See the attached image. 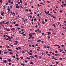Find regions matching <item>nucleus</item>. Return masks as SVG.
I'll use <instances>...</instances> for the list:
<instances>
[{"mask_svg": "<svg viewBox=\"0 0 66 66\" xmlns=\"http://www.w3.org/2000/svg\"><path fill=\"white\" fill-rule=\"evenodd\" d=\"M16 8H18V9H19V7H20V6H18V4H16Z\"/></svg>", "mask_w": 66, "mask_h": 66, "instance_id": "f257e3e1", "label": "nucleus"}, {"mask_svg": "<svg viewBox=\"0 0 66 66\" xmlns=\"http://www.w3.org/2000/svg\"><path fill=\"white\" fill-rule=\"evenodd\" d=\"M5 30H6L7 31H11V30L10 29H7L6 28H5Z\"/></svg>", "mask_w": 66, "mask_h": 66, "instance_id": "f03ea898", "label": "nucleus"}, {"mask_svg": "<svg viewBox=\"0 0 66 66\" xmlns=\"http://www.w3.org/2000/svg\"><path fill=\"white\" fill-rule=\"evenodd\" d=\"M5 13H4V12H3L1 14V15L2 16H4V15L3 14H5Z\"/></svg>", "mask_w": 66, "mask_h": 66, "instance_id": "7ed1b4c3", "label": "nucleus"}, {"mask_svg": "<svg viewBox=\"0 0 66 66\" xmlns=\"http://www.w3.org/2000/svg\"><path fill=\"white\" fill-rule=\"evenodd\" d=\"M15 30V28H12L11 29V30H12V31Z\"/></svg>", "mask_w": 66, "mask_h": 66, "instance_id": "20e7f679", "label": "nucleus"}, {"mask_svg": "<svg viewBox=\"0 0 66 66\" xmlns=\"http://www.w3.org/2000/svg\"><path fill=\"white\" fill-rule=\"evenodd\" d=\"M7 61L9 62H11V59H7Z\"/></svg>", "mask_w": 66, "mask_h": 66, "instance_id": "39448f33", "label": "nucleus"}, {"mask_svg": "<svg viewBox=\"0 0 66 66\" xmlns=\"http://www.w3.org/2000/svg\"><path fill=\"white\" fill-rule=\"evenodd\" d=\"M47 33H48V35H50V34H51V32H47Z\"/></svg>", "mask_w": 66, "mask_h": 66, "instance_id": "423d86ee", "label": "nucleus"}, {"mask_svg": "<svg viewBox=\"0 0 66 66\" xmlns=\"http://www.w3.org/2000/svg\"><path fill=\"white\" fill-rule=\"evenodd\" d=\"M54 56H52L51 58L52 59H54L55 58H54Z\"/></svg>", "mask_w": 66, "mask_h": 66, "instance_id": "0eeeda50", "label": "nucleus"}, {"mask_svg": "<svg viewBox=\"0 0 66 66\" xmlns=\"http://www.w3.org/2000/svg\"><path fill=\"white\" fill-rule=\"evenodd\" d=\"M30 64H31V65H33V64H34V63H33V62H30Z\"/></svg>", "mask_w": 66, "mask_h": 66, "instance_id": "6e6552de", "label": "nucleus"}, {"mask_svg": "<svg viewBox=\"0 0 66 66\" xmlns=\"http://www.w3.org/2000/svg\"><path fill=\"white\" fill-rule=\"evenodd\" d=\"M42 24H45V22H44V21H43L42 22Z\"/></svg>", "mask_w": 66, "mask_h": 66, "instance_id": "1a4fd4ad", "label": "nucleus"}, {"mask_svg": "<svg viewBox=\"0 0 66 66\" xmlns=\"http://www.w3.org/2000/svg\"><path fill=\"white\" fill-rule=\"evenodd\" d=\"M8 53V52H5L4 53V54H5L6 53Z\"/></svg>", "mask_w": 66, "mask_h": 66, "instance_id": "9d476101", "label": "nucleus"}, {"mask_svg": "<svg viewBox=\"0 0 66 66\" xmlns=\"http://www.w3.org/2000/svg\"><path fill=\"white\" fill-rule=\"evenodd\" d=\"M8 50V51H12L11 49H9Z\"/></svg>", "mask_w": 66, "mask_h": 66, "instance_id": "9b49d317", "label": "nucleus"}, {"mask_svg": "<svg viewBox=\"0 0 66 66\" xmlns=\"http://www.w3.org/2000/svg\"><path fill=\"white\" fill-rule=\"evenodd\" d=\"M18 26V23H17V24H15V27H16L17 26Z\"/></svg>", "mask_w": 66, "mask_h": 66, "instance_id": "f8f14e48", "label": "nucleus"}, {"mask_svg": "<svg viewBox=\"0 0 66 66\" xmlns=\"http://www.w3.org/2000/svg\"><path fill=\"white\" fill-rule=\"evenodd\" d=\"M26 58H27V59H28V60H30L31 59L30 58L28 57H27Z\"/></svg>", "mask_w": 66, "mask_h": 66, "instance_id": "ddd939ff", "label": "nucleus"}, {"mask_svg": "<svg viewBox=\"0 0 66 66\" xmlns=\"http://www.w3.org/2000/svg\"><path fill=\"white\" fill-rule=\"evenodd\" d=\"M26 35V34H22V36H25Z\"/></svg>", "mask_w": 66, "mask_h": 66, "instance_id": "4468645a", "label": "nucleus"}, {"mask_svg": "<svg viewBox=\"0 0 66 66\" xmlns=\"http://www.w3.org/2000/svg\"><path fill=\"white\" fill-rule=\"evenodd\" d=\"M4 63H7V62L6 61V60H5L4 61Z\"/></svg>", "mask_w": 66, "mask_h": 66, "instance_id": "2eb2a0df", "label": "nucleus"}, {"mask_svg": "<svg viewBox=\"0 0 66 66\" xmlns=\"http://www.w3.org/2000/svg\"><path fill=\"white\" fill-rule=\"evenodd\" d=\"M14 45H17V44L16 43H14Z\"/></svg>", "mask_w": 66, "mask_h": 66, "instance_id": "dca6fc26", "label": "nucleus"}, {"mask_svg": "<svg viewBox=\"0 0 66 66\" xmlns=\"http://www.w3.org/2000/svg\"><path fill=\"white\" fill-rule=\"evenodd\" d=\"M20 64L21 65H22V66H24V64H23L22 63H20Z\"/></svg>", "mask_w": 66, "mask_h": 66, "instance_id": "f3484780", "label": "nucleus"}, {"mask_svg": "<svg viewBox=\"0 0 66 66\" xmlns=\"http://www.w3.org/2000/svg\"><path fill=\"white\" fill-rule=\"evenodd\" d=\"M8 64L9 65H11V64H12V63H9Z\"/></svg>", "mask_w": 66, "mask_h": 66, "instance_id": "a211bd4d", "label": "nucleus"}, {"mask_svg": "<svg viewBox=\"0 0 66 66\" xmlns=\"http://www.w3.org/2000/svg\"><path fill=\"white\" fill-rule=\"evenodd\" d=\"M15 49L18 51L19 50V49H18V48L17 47Z\"/></svg>", "mask_w": 66, "mask_h": 66, "instance_id": "6ab92c4d", "label": "nucleus"}, {"mask_svg": "<svg viewBox=\"0 0 66 66\" xmlns=\"http://www.w3.org/2000/svg\"><path fill=\"white\" fill-rule=\"evenodd\" d=\"M46 14H47V15H49L51 16V14L49 13H46Z\"/></svg>", "mask_w": 66, "mask_h": 66, "instance_id": "aec40b11", "label": "nucleus"}, {"mask_svg": "<svg viewBox=\"0 0 66 66\" xmlns=\"http://www.w3.org/2000/svg\"><path fill=\"white\" fill-rule=\"evenodd\" d=\"M24 62L25 63H28V61L27 60H25L24 61Z\"/></svg>", "mask_w": 66, "mask_h": 66, "instance_id": "412c9836", "label": "nucleus"}, {"mask_svg": "<svg viewBox=\"0 0 66 66\" xmlns=\"http://www.w3.org/2000/svg\"><path fill=\"white\" fill-rule=\"evenodd\" d=\"M28 36L29 37H32V36H33L32 35H29Z\"/></svg>", "mask_w": 66, "mask_h": 66, "instance_id": "4be33fe9", "label": "nucleus"}, {"mask_svg": "<svg viewBox=\"0 0 66 66\" xmlns=\"http://www.w3.org/2000/svg\"><path fill=\"white\" fill-rule=\"evenodd\" d=\"M3 22H0V24H1L2 25V23H3Z\"/></svg>", "mask_w": 66, "mask_h": 66, "instance_id": "5701e85b", "label": "nucleus"}, {"mask_svg": "<svg viewBox=\"0 0 66 66\" xmlns=\"http://www.w3.org/2000/svg\"><path fill=\"white\" fill-rule=\"evenodd\" d=\"M59 60H63V58H59Z\"/></svg>", "mask_w": 66, "mask_h": 66, "instance_id": "b1692460", "label": "nucleus"}, {"mask_svg": "<svg viewBox=\"0 0 66 66\" xmlns=\"http://www.w3.org/2000/svg\"><path fill=\"white\" fill-rule=\"evenodd\" d=\"M27 12H28L29 11V10L28 9H26L25 10Z\"/></svg>", "mask_w": 66, "mask_h": 66, "instance_id": "393cba45", "label": "nucleus"}, {"mask_svg": "<svg viewBox=\"0 0 66 66\" xmlns=\"http://www.w3.org/2000/svg\"><path fill=\"white\" fill-rule=\"evenodd\" d=\"M41 41V40H38L37 41V42H39Z\"/></svg>", "mask_w": 66, "mask_h": 66, "instance_id": "a878e982", "label": "nucleus"}, {"mask_svg": "<svg viewBox=\"0 0 66 66\" xmlns=\"http://www.w3.org/2000/svg\"><path fill=\"white\" fill-rule=\"evenodd\" d=\"M10 46H11V47H13V45H12L11 44H10Z\"/></svg>", "mask_w": 66, "mask_h": 66, "instance_id": "bb28decb", "label": "nucleus"}, {"mask_svg": "<svg viewBox=\"0 0 66 66\" xmlns=\"http://www.w3.org/2000/svg\"><path fill=\"white\" fill-rule=\"evenodd\" d=\"M2 53V51L0 50V54H1Z\"/></svg>", "mask_w": 66, "mask_h": 66, "instance_id": "cd10ccee", "label": "nucleus"}, {"mask_svg": "<svg viewBox=\"0 0 66 66\" xmlns=\"http://www.w3.org/2000/svg\"><path fill=\"white\" fill-rule=\"evenodd\" d=\"M17 2H18V4H20V2L17 1Z\"/></svg>", "mask_w": 66, "mask_h": 66, "instance_id": "c85d7f7f", "label": "nucleus"}, {"mask_svg": "<svg viewBox=\"0 0 66 66\" xmlns=\"http://www.w3.org/2000/svg\"><path fill=\"white\" fill-rule=\"evenodd\" d=\"M7 10H8V11H10V9H9L8 8L7 9Z\"/></svg>", "mask_w": 66, "mask_h": 66, "instance_id": "c756f323", "label": "nucleus"}, {"mask_svg": "<svg viewBox=\"0 0 66 66\" xmlns=\"http://www.w3.org/2000/svg\"><path fill=\"white\" fill-rule=\"evenodd\" d=\"M16 60H19V58H18V57L16 58Z\"/></svg>", "mask_w": 66, "mask_h": 66, "instance_id": "7c9ffc66", "label": "nucleus"}, {"mask_svg": "<svg viewBox=\"0 0 66 66\" xmlns=\"http://www.w3.org/2000/svg\"><path fill=\"white\" fill-rule=\"evenodd\" d=\"M13 53H11V52L10 53V54H12Z\"/></svg>", "mask_w": 66, "mask_h": 66, "instance_id": "2f4dec72", "label": "nucleus"}, {"mask_svg": "<svg viewBox=\"0 0 66 66\" xmlns=\"http://www.w3.org/2000/svg\"><path fill=\"white\" fill-rule=\"evenodd\" d=\"M9 23V22H7L6 23H5V24H7V23Z\"/></svg>", "mask_w": 66, "mask_h": 66, "instance_id": "473e14b6", "label": "nucleus"}, {"mask_svg": "<svg viewBox=\"0 0 66 66\" xmlns=\"http://www.w3.org/2000/svg\"><path fill=\"white\" fill-rule=\"evenodd\" d=\"M30 57H31L32 58H34V57H33V56H30Z\"/></svg>", "mask_w": 66, "mask_h": 66, "instance_id": "72a5a7b5", "label": "nucleus"}, {"mask_svg": "<svg viewBox=\"0 0 66 66\" xmlns=\"http://www.w3.org/2000/svg\"><path fill=\"white\" fill-rule=\"evenodd\" d=\"M45 22H47V20H46V19H45Z\"/></svg>", "mask_w": 66, "mask_h": 66, "instance_id": "f704fd0d", "label": "nucleus"}, {"mask_svg": "<svg viewBox=\"0 0 66 66\" xmlns=\"http://www.w3.org/2000/svg\"><path fill=\"white\" fill-rule=\"evenodd\" d=\"M18 48L19 49H21V48L20 47H18Z\"/></svg>", "mask_w": 66, "mask_h": 66, "instance_id": "c9c22d12", "label": "nucleus"}, {"mask_svg": "<svg viewBox=\"0 0 66 66\" xmlns=\"http://www.w3.org/2000/svg\"><path fill=\"white\" fill-rule=\"evenodd\" d=\"M47 12V11H46V10H45L44 11V12L45 13H46V14H47V13L46 12Z\"/></svg>", "mask_w": 66, "mask_h": 66, "instance_id": "e433bc0d", "label": "nucleus"}, {"mask_svg": "<svg viewBox=\"0 0 66 66\" xmlns=\"http://www.w3.org/2000/svg\"><path fill=\"white\" fill-rule=\"evenodd\" d=\"M40 4H43V5H44V3H40Z\"/></svg>", "mask_w": 66, "mask_h": 66, "instance_id": "4c0bfd02", "label": "nucleus"}, {"mask_svg": "<svg viewBox=\"0 0 66 66\" xmlns=\"http://www.w3.org/2000/svg\"><path fill=\"white\" fill-rule=\"evenodd\" d=\"M3 24H4V23H4V22H5V21H3Z\"/></svg>", "mask_w": 66, "mask_h": 66, "instance_id": "58836bf2", "label": "nucleus"}, {"mask_svg": "<svg viewBox=\"0 0 66 66\" xmlns=\"http://www.w3.org/2000/svg\"><path fill=\"white\" fill-rule=\"evenodd\" d=\"M47 3H50V2H49V1H47Z\"/></svg>", "mask_w": 66, "mask_h": 66, "instance_id": "ea45409f", "label": "nucleus"}, {"mask_svg": "<svg viewBox=\"0 0 66 66\" xmlns=\"http://www.w3.org/2000/svg\"><path fill=\"white\" fill-rule=\"evenodd\" d=\"M36 46H37V47H38V45H37V44H36Z\"/></svg>", "mask_w": 66, "mask_h": 66, "instance_id": "a19ab883", "label": "nucleus"}, {"mask_svg": "<svg viewBox=\"0 0 66 66\" xmlns=\"http://www.w3.org/2000/svg\"><path fill=\"white\" fill-rule=\"evenodd\" d=\"M38 30H36L34 31V32H37Z\"/></svg>", "mask_w": 66, "mask_h": 66, "instance_id": "79ce46f5", "label": "nucleus"}, {"mask_svg": "<svg viewBox=\"0 0 66 66\" xmlns=\"http://www.w3.org/2000/svg\"><path fill=\"white\" fill-rule=\"evenodd\" d=\"M20 2L21 3H22V1L21 0H20Z\"/></svg>", "mask_w": 66, "mask_h": 66, "instance_id": "37998d69", "label": "nucleus"}, {"mask_svg": "<svg viewBox=\"0 0 66 66\" xmlns=\"http://www.w3.org/2000/svg\"><path fill=\"white\" fill-rule=\"evenodd\" d=\"M8 37L9 39H11V38H10V37L9 36H8Z\"/></svg>", "mask_w": 66, "mask_h": 66, "instance_id": "c03bdc74", "label": "nucleus"}, {"mask_svg": "<svg viewBox=\"0 0 66 66\" xmlns=\"http://www.w3.org/2000/svg\"><path fill=\"white\" fill-rule=\"evenodd\" d=\"M24 32H22L21 33V34H24Z\"/></svg>", "mask_w": 66, "mask_h": 66, "instance_id": "a18cd8bd", "label": "nucleus"}, {"mask_svg": "<svg viewBox=\"0 0 66 66\" xmlns=\"http://www.w3.org/2000/svg\"><path fill=\"white\" fill-rule=\"evenodd\" d=\"M53 26L55 27V24H53Z\"/></svg>", "mask_w": 66, "mask_h": 66, "instance_id": "49530a36", "label": "nucleus"}, {"mask_svg": "<svg viewBox=\"0 0 66 66\" xmlns=\"http://www.w3.org/2000/svg\"><path fill=\"white\" fill-rule=\"evenodd\" d=\"M62 51H63V50H61L60 51V52H62Z\"/></svg>", "mask_w": 66, "mask_h": 66, "instance_id": "de8ad7c7", "label": "nucleus"}, {"mask_svg": "<svg viewBox=\"0 0 66 66\" xmlns=\"http://www.w3.org/2000/svg\"><path fill=\"white\" fill-rule=\"evenodd\" d=\"M55 7L57 9H58V7H57V6H56Z\"/></svg>", "mask_w": 66, "mask_h": 66, "instance_id": "09e8293b", "label": "nucleus"}, {"mask_svg": "<svg viewBox=\"0 0 66 66\" xmlns=\"http://www.w3.org/2000/svg\"><path fill=\"white\" fill-rule=\"evenodd\" d=\"M59 54H55L54 55H55L56 56H57V55H59Z\"/></svg>", "mask_w": 66, "mask_h": 66, "instance_id": "8fccbe9b", "label": "nucleus"}, {"mask_svg": "<svg viewBox=\"0 0 66 66\" xmlns=\"http://www.w3.org/2000/svg\"><path fill=\"white\" fill-rule=\"evenodd\" d=\"M55 53H57V51H55Z\"/></svg>", "mask_w": 66, "mask_h": 66, "instance_id": "3c124183", "label": "nucleus"}, {"mask_svg": "<svg viewBox=\"0 0 66 66\" xmlns=\"http://www.w3.org/2000/svg\"><path fill=\"white\" fill-rule=\"evenodd\" d=\"M61 46L62 47H64V45H61Z\"/></svg>", "mask_w": 66, "mask_h": 66, "instance_id": "603ef678", "label": "nucleus"}, {"mask_svg": "<svg viewBox=\"0 0 66 66\" xmlns=\"http://www.w3.org/2000/svg\"><path fill=\"white\" fill-rule=\"evenodd\" d=\"M35 57H36L37 56L36 55H35L34 56Z\"/></svg>", "mask_w": 66, "mask_h": 66, "instance_id": "864d4df0", "label": "nucleus"}, {"mask_svg": "<svg viewBox=\"0 0 66 66\" xmlns=\"http://www.w3.org/2000/svg\"><path fill=\"white\" fill-rule=\"evenodd\" d=\"M22 53H24V51H23V52H22Z\"/></svg>", "mask_w": 66, "mask_h": 66, "instance_id": "5fc2aeb1", "label": "nucleus"}, {"mask_svg": "<svg viewBox=\"0 0 66 66\" xmlns=\"http://www.w3.org/2000/svg\"><path fill=\"white\" fill-rule=\"evenodd\" d=\"M15 42H16V43H18V41L17 40H16L15 41Z\"/></svg>", "mask_w": 66, "mask_h": 66, "instance_id": "6e6d98bb", "label": "nucleus"}, {"mask_svg": "<svg viewBox=\"0 0 66 66\" xmlns=\"http://www.w3.org/2000/svg\"><path fill=\"white\" fill-rule=\"evenodd\" d=\"M20 58H21V59H23V57H20Z\"/></svg>", "mask_w": 66, "mask_h": 66, "instance_id": "4d7b16f0", "label": "nucleus"}, {"mask_svg": "<svg viewBox=\"0 0 66 66\" xmlns=\"http://www.w3.org/2000/svg\"><path fill=\"white\" fill-rule=\"evenodd\" d=\"M61 66H63V63H61Z\"/></svg>", "mask_w": 66, "mask_h": 66, "instance_id": "13d9d810", "label": "nucleus"}, {"mask_svg": "<svg viewBox=\"0 0 66 66\" xmlns=\"http://www.w3.org/2000/svg\"><path fill=\"white\" fill-rule=\"evenodd\" d=\"M29 54L30 55H32V53H29Z\"/></svg>", "mask_w": 66, "mask_h": 66, "instance_id": "bf43d9fd", "label": "nucleus"}, {"mask_svg": "<svg viewBox=\"0 0 66 66\" xmlns=\"http://www.w3.org/2000/svg\"><path fill=\"white\" fill-rule=\"evenodd\" d=\"M9 39L8 38H7V39H6V40H9Z\"/></svg>", "mask_w": 66, "mask_h": 66, "instance_id": "052dcab7", "label": "nucleus"}, {"mask_svg": "<svg viewBox=\"0 0 66 66\" xmlns=\"http://www.w3.org/2000/svg\"><path fill=\"white\" fill-rule=\"evenodd\" d=\"M23 30H24L23 29H21V31H23Z\"/></svg>", "mask_w": 66, "mask_h": 66, "instance_id": "680f3d73", "label": "nucleus"}, {"mask_svg": "<svg viewBox=\"0 0 66 66\" xmlns=\"http://www.w3.org/2000/svg\"><path fill=\"white\" fill-rule=\"evenodd\" d=\"M29 47H31V46H32L30 44V45H29Z\"/></svg>", "mask_w": 66, "mask_h": 66, "instance_id": "e2e57ef3", "label": "nucleus"}, {"mask_svg": "<svg viewBox=\"0 0 66 66\" xmlns=\"http://www.w3.org/2000/svg\"><path fill=\"white\" fill-rule=\"evenodd\" d=\"M11 4H13V2H11Z\"/></svg>", "mask_w": 66, "mask_h": 66, "instance_id": "0e129e2a", "label": "nucleus"}, {"mask_svg": "<svg viewBox=\"0 0 66 66\" xmlns=\"http://www.w3.org/2000/svg\"><path fill=\"white\" fill-rule=\"evenodd\" d=\"M16 22H13V24H15Z\"/></svg>", "mask_w": 66, "mask_h": 66, "instance_id": "69168bd1", "label": "nucleus"}, {"mask_svg": "<svg viewBox=\"0 0 66 66\" xmlns=\"http://www.w3.org/2000/svg\"><path fill=\"white\" fill-rule=\"evenodd\" d=\"M35 28H37V25H36L35 26Z\"/></svg>", "mask_w": 66, "mask_h": 66, "instance_id": "338daca9", "label": "nucleus"}, {"mask_svg": "<svg viewBox=\"0 0 66 66\" xmlns=\"http://www.w3.org/2000/svg\"><path fill=\"white\" fill-rule=\"evenodd\" d=\"M0 48H2V46H0Z\"/></svg>", "mask_w": 66, "mask_h": 66, "instance_id": "774afa93", "label": "nucleus"}]
</instances>
